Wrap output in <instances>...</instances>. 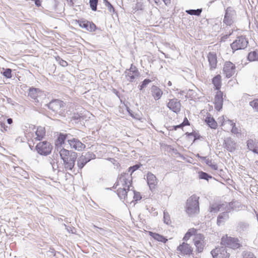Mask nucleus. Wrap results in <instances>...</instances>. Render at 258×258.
<instances>
[{
  "instance_id": "obj_24",
  "label": "nucleus",
  "mask_w": 258,
  "mask_h": 258,
  "mask_svg": "<svg viewBox=\"0 0 258 258\" xmlns=\"http://www.w3.org/2000/svg\"><path fill=\"white\" fill-rule=\"evenodd\" d=\"M149 234L150 236L153 238L155 240L165 243L168 239L164 237L163 235L158 233H154L151 231H149Z\"/></svg>"
},
{
  "instance_id": "obj_37",
  "label": "nucleus",
  "mask_w": 258,
  "mask_h": 258,
  "mask_svg": "<svg viewBox=\"0 0 258 258\" xmlns=\"http://www.w3.org/2000/svg\"><path fill=\"white\" fill-rule=\"evenodd\" d=\"M249 105L255 110L258 112V98L253 100L249 102Z\"/></svg>"
},
{
  "instance_id": "obj_56",
  "label": "nucleus",
  "mask_w": 258,
  "mask_h": 258,
  "mask_svg": "<svg viewBox=\"0 0 258 258\" xmlns=\"http://www.w3.org/2000/svg\"><path fill=\"white\" fill-rule=\"evenodd\" d=\"M3 128H4V130L5 131H7V126H4V127H3Z\"/></svg>"
},
{
  "instance_id": "obj_49",
  "label": "nucleus",
  "mask_w": 258,
  "mask_h": 258,
  "mask_svg": "<svg viewBox=\"0 0 258 258\" xmlns=\"http://www.w3.org/2000/svg\"><path fill=\"white\" fill-rule=\"evenodd\" d=\"M60 64L63 67H66L68 65V62L66 61L61 59L60 61Z\"/></svg>"
},
{
  "instance_id": "obj_5",
  "label": "nucleus",
  "mask_w": 258,
  "mask_h": 258,
  "mask_svg": "<svg viewBox=\"0 0 258 258\" xmlns=\"http://www.w3.org/2000/svg\"><path fill=\"white\" fill-rule=\"evenodd\" d=\"M236 18L235 11L231 7L227 8V31L228 30V35H231L233 31L237 30L233 24L235 22ZM227 32V36H228Z\"/></svg>"
},
{
  "instance_id": "obj_10",
  "label": "nucleus",
  "mask_w": 258,
  "mask_h": 258,
  "mask_svg": "<svg viewBox=\"0 0 258 258\" xmlns=\"http://www.w3.org/2000/svg\"><path fill=\"white\" fill-rule=\"evenodd\" d=\"M167 107L173 112L178 113L181 110L180 101L176 98L169 99L167 104Z\"/></svg>"
},
{
  "instance_id": "obj_35",
  "label": "nucleus",
  "mask_w": 258,
  "mask_h": 258,
  "mask_svg": "<svg viewBox=\"0 0 258 258\" xmlns=\"http://www.w3.org/2000/svg\"><path fill=\"white\" fill-rule=\"evenodd\" d=\"M222 205L219 204H213L210 208L211 212H217L222 208Z\"/></svg>"
},
{
  "instance_id": "obj_17",
  "label": "nucleus",
  "mask_w": 258,
  "mask_h": 258,
  "mask_svg": "<svg viewBox=\"0 0 258 258\" xmlns=\"http://www.w3.org/2000/svg\"><path fill=\"white\" fill-rule=\"evenodd\" d=\"M63 102L61 100H54L49 103L48 107L53 111H57L63 106Z\"/></svg>"
},
{
  "instance_id": "obj_27",
  "label": "nucleus",
  "mask_w": 258,
  "mask_h": 258,
  "mask_svg": "<svg viewBox=\"0 0 258 258\" xmlns=\"http://www.w3.org/2000/svg\"><path fill=\"white\" fill-rule=\"evenodd\" d=\"M247 58L250 61H258V51L250 52L248 54Z\"/></svg>"
},
{
  "instance_id": "obj_31",
  "label": "nucleus",
  "mask_w": 258,
  "mask_h": 258,
  "mask_svg": "<svg viewBox=\"0 0 258 258\" xmlns=\"http://www.w3.org/2000/svg\"><path fill=\"white\" fill-rule=\"evenodd\" d=\"M197 156L198 158H200L201 159L205 160L206 164L209 166H211L213 169H217L216 165L213 164L212 160H209V159H207L206 157L200 156L199 154H198Z\"/></svg>"
},
{
  "instance_id": "obj_25",
  "label": "nucleus",
  "mask_w": 258,
  "mask_h": 258,
  "mask_svg": "<svg viewBox=\"0 0 258 258\" xmlns=\"http://www.w3.org/2000/svg\"><path fill=\"white\" fill-rule=\"evenodd\" d=\"M236 147V143L233 141L231 138L227 139V150L232 152Z\"/></svg>"
},
{
  "instance_id": "obj_12",
  "label": "nucleus",
  "mask_w": 258,
  "mask_h": 258,
  "mask_svg": "<svg viewBox=\"0 0 258 258\" xmlns=\"http://www.w3.org/2000/svg\"><path fill=\"white\" fill-rule=\"evenodd\" d=\"M147 181L150 190H153L156 188L158 180L156 177L152 173H148L147 175Z\"/></svg>"
},
{
  "instance_id": "obj_52",
  "label": "nucleus",
  "mask_w": 258,
  "mask_h": 258,
  "mask_svg": "<svg viewBox=\"0 0 258 258\" xmlns=\"http://www.w3.org/2000/svg\"><path fill=\"white\" fill-rule=\"evenodd\" d=\"M7 122L9 124H12L13 123V119L12 118H8Z\"/></svg>"
},
{
  "instance_id": "obj_45",
  "label": "nucleus",
  "mask_w": 258,
  "mask_h": 258,
  "mask_svg": "<svg viewBox=\"0 0 258 258\" xmlns=\"http://www.w3.org/2000/svg\"><path fill=\"white\" fill-rule=\"evenodd\" d=\"M139 166L138 165H136L133 166H131L129 168V171H131V174H132L135 171L137 170L139 168ZM131 174L130 176H131Z\"/></svg>"
},
{
  "instance_id": "obj_19",
  "label": "nucleus",
  "mask_w": 258,
  "mask_h": 258,
  "mask_svg": "<svg viewBox=\"0 0 258 258\" xmlns=\"http://www.w3.org/2000/svg\"><path fill=\"white\" fill-rule=\"evenodd\" d=\"M46 131L44 127L38 126L35 132V135L36 136L34 137V139L37 141H41L45 136Z\"/></svg>"
},
{
  "instance_id": "obj_13",
  "label": "nucleus",
  "mask_w": 258,
  "mask_h": 258,
  "mask_svg": "<svg viewBox=\"0 0 258 258\" xmlns=\"http://www.w3.org/2000/svg\"><path fill=\"white\" fill-rule=\"evenodd\" d=\"M241 246L237 238L228 237L227 236V247L235 249Z\"/></svg>"
},
{
  "instance_id": "obj_11",
  "label": "nucleus",
  "mask_w": 258,
  "mask_h": 258,
  "mask_svg": "<svg viewBox=\"0 0 258 258\" xmlns=\"http://www.w3.org/2000/svg\"><path fill=\"white\" fill-rule=\"evenodd\" d=\"M68 142L71 148L76 150L79 151H82L86 148L85 145L77 139L73 138L72 139L68 140Z\"/></svg>"
},
{
  "instance_id": "obj_43",
  "label": "nucleus",
  "mask_w": 258,
  "mask_h": 258,
  "mask_svg": "<svg viewBox=\"0 0 258 258\" xmlns=\"http://www.w3.org/2000/svg\"><path fill=\"white\" fill-rule=\"evenodd\" d=\"M27 138L28 139V142L29 144V146H31V144L30 143V141L33 142V137H34L33 134L31 133H28L26 135Z\"/></svg>"
},
{
  "instance_id": "obj_15",
  "label": "nucleus",
  "mask_w": 258,
  "mask_h": 258,
  "mask_svg": "<svg viewBox=\"0 0 258 258\" xmlns=\"http://www.w3.org/2000/svg\"><path fill=\"white\" fill-rule=\"evenodd\" d=\"M225 248L224 247H216L211 251L213 258H225Z\"/></svg>"
},
{
  "instance_id": "obj_40",
  "label": "nucleus",
  "mask_w": 258,
  "mask_h": 258,
  "mask_svg": "<svg viewBox=\"0 0 258 258\" xmlns=\"http://www.w3.org/2000/svg\"><path fill=\"white\" fill-rule=\"evenodd\" d=\"M151 82V80L150 79H145L142 83V84L139 86L140 90H142L145 88L147 85Z\"/></svg>"
},
{
  "instance_id": "obj_44",
  "label": "nucleus",
  "mask_w": 258,
  "mask_h": 258,
  "mask_svg": "<svg viewBox=\"0 0 258 258\" xmlns=\"http://www.w3.org/2000/svg\"><path fill=\"white\" fill-rule=\"evenodd\" d=\"M155 3L157 4L161 3L163 1L165 5L168 6L171 3V0H154Z\"/></svg>"
},
{
  "instance_id": "obj_54",
  "label": "nucleus",
  "mask_w": 258,
  "mask_h": 258,
  "mask_svg": "<svg viewBox=\"0 0 258 258\" xmlns=\"http://www.w3.org/2000/svg\"><path fill=\"white\" fill-rule=\"evenodd\" d=\"M0 125H1V127H4V126H6V125H5V124L4 123H2V122H1V123H0Z\"/></svg>"
},
{
  "instance_id": "obj_7",
  "label": "nucleus",
  "mask_w": 258,
  "mask_h": 258,
  "mask_svg": "<svg viewBox=\"0 0 258 258\" xmlns=\"http://www.w3.org/2000/svg\"><path fill=\"white\" fill-rule=\"evenodd\" d=\"M177 253L181 256H189L193 254V248L188 243L183 242L176 248Z\"/></svg>"
},
{
  "instance_id": "obj_2",
  "label": "nucleus",
  "mask_w": 258,
  "mask_h": 258,
  "mask_svg": "<svg viewBox=\"0 0 258 258\" xmlns=\"http://www.w3.org/2000/svg\"><path fill=\"white\" fill-rule=\"evenodd\" d=\"M191 237H193L192 241L196 251L199 253L202 252L206 245L205 237L204 234L199 233L198 229L191 228L189 229L185 234L183 240L187 241Z\"/></svg>"
},
{
  "instance_id": "obj_39",
  "label": "nucleus",
  "mask_w": 258,
  "mask_h": 258,
  "mask_svg": "<svg viewBox=\"0 0 258 258\" xmlns=\"http://www.w3.org/2000/svg\"><path fill=\"white\" fill-rule=\"evenodd\" d=\"M134 192V201L135 202H137L142 199V196L141 195L140 192L137 191L136 190L133 191Z\"/></svg>"
},
{
  "instance_id": "obj_1",
  "label": "nucleus",
  "mask_w": 258,
  "mask_h": 258,
  "mask_svg": "<svg viewBox=\"0 0 258 258\" xmlns=\"http://www.w3.org/2000/svg\"><path fill=\"white\" fill-rule=\"evenodd\" d=\"M132 184V177L127 173L120 174L113 187L117 188L116 194L119 199L123 201L127 200V192Z\"/></svg>"
},
{
  "instance_id": "obj_23",
  "label": "nucleus",
  "mask_w": 258,
  "mask_h": 258,
  "mask_svg": "<svg viewBox=\"0 0 258 258\" xmlns=\"http://www.w3.org/2000/svg\"><path fill=\"white\" fill-rule=\"evenodd\" d=\"M235 73V64L230 61H227V78L232 77Z\"/></svg>"
},
{
  "instance_id": "obj_50",
  "label": "nucleus",
  "mask_w": 258,
  "mask_h": 258,
  "mask_svg": "<svg viewBox=\"0 0 258 258\" xmlns=\"http://www.w3.org/2000/svg\"><path fill=\"white\" fill-rule=\"evenodd\" d=\"M35 4L38 7L41 6V2L40 0H35Z\"/></svg>"
},
{
  "instance_id": "obj_30",
  "label": "nucleus",
  "mask_w": 258,
  "mask_h": 258,
  "mask_svg": "<svg viewBox=\"0 0 258 258\" xmlns=\"http://www.w3.org/2000/svg\"><path fill=\"white\" fill-rule=\"evenodd\" d=\"M248 227L249 225L248 223L245 222H240L238 224L237 229L240 232L244 231L246 230Z\"/></svg>"
},
{
  "instance_id": "obj_16",
  "label": "nucleus",
  "mask_w": 258,
  "mask_h": 258,
  "mask_svg": "<svg viewBox=\"0 0 258 258\" xmlns=\"http://www.w3.org/2000/svg\"><path fill=\"white\" fill-rule=\"evenodd\" d=\"M208 59L210 64V69H216L217 63V55L214 52H210L208 54Z\"/></svg>"
},
{
  "instance_id": "obj_22",
  "label": "nucleus",
  "mask_w": 258,
  "mask_h": 258,
  "mask_svg": "<svg viewBox=\"0 0 258 258\" xmlns=\"http://www.w3.org/2000/svg\"><path fill=\"white\" fill-rule=\"evenodd\" d=\"M241 207V205L238 201H233L229 203L227 206V213L232 211H238Z\"/></svg>"
},
{
  "instance_id": "obj_20",
  "label": "nucleus",
  "mask_w": 258,
  "mask_h": 258,
  "mask_svg": "<svg viewBox=\"0 0 258 258\" xmlns=\"http://www.w3.org/2000/svg\"><path fill=\"white\" fill-rule=\"evenodd\" d=\"M247 148L253 153L258 154V143L255 140L249 139L246 142Z\"/></svg>"
},
{
  "instance_id": "obj_29",
  "label": "nucleus",
  "mask_w": 258,
  "mask_h": 258,
  "mask_svg": "<svg viewBox=\"0 0 258 258\" xmlns=\"http://www.w3.org/2000/svg\"><path fill=\"white\" fill-rule=\"evenodd\" d=\"M139 75L138 71L135 68V70L132 71L130 70L127 74V77L131 81L134 80L136 76Z\"/></svg>"
},
{
  "instance_id": "obj_6",
  "label": "nucleus",
  "mask_w": 258,
  "mask_h": 258,
  "mask_svg": "<svg viewBox=\"0 0 258 258\" xmlns=\"http://www.w3.org/2000/svg\"><path fill=\"white\" fill-rule=\"evenodd\" d=\"M52 149V145L47 141H40L35 146V150L37 153L42 156L49 155Z\"/></svg>"
},
{
  "instance_id": "obj_32",
  "label": "nucleus",
  "mask_w": 258,
  "mask_h": 258,
  "mask_svg": "<svg viewBox=\"0 0 258 258\" xmlns=\"http://www.w3.org/2000/svg\"><path fill=\"white\" fill-rule=\"evenodd\" d=\"M199 178L202 179H205L207 181L212 178V176L209 175L208 173L203 171H200L199 172Z\"/></svg>"
},
{
  "instance_id": "obj_55",
  "label": "nucleus",
  "mask_w": 258,
  "mask_h": 258,
  "mask_svg": "<svg viewBox=\"0 0 258 258\" xmlns=\"http://www.w3.org/2000/svg\"><path fill=\"white\" fill-rule=\"evenodd\" d=\"M226 181H227V184H230L229 181H231L230 179H227Z\"/></svg>"
},
{
  "instance_id": "obj_26",
  "label": "nucleus",
  "mask_w": 258,
  "mask_h": 258,
  "mask_svg": "<svg viewBox=\"0 0 258 258\" xmlns=\"http://www.w3.org/2000/svg\"><path fill=\"white\" fill-rule=\"evenodd\" d=\"M68 135L67 134H63L60 133L56 139V144L57 145H62L67 138Z\"/></svg>"
},
{
  "instance_id": "obj_36",
  "label": "nucleus",
  "mask_w": 258,
  "mask_h": 258,
  "mask_svg": "<svg viewBox=\"0 0 258 258\" xmlns=\"http://www.w3.org/2000/svg\"><path fill=\"white\" fill-rule=\"evenodd\" d=\"M225 223V214L223 213L222 214L219 215L217 219V224L219 226L224 225Z\"/></svg>"
},
{
  "instance_id": "obj_51",
  "label": "nucleus",
  "mask_w": 258,
  "mask_h": 258,
  "mask_svg": "<svg viewBox=\"0 0 258 258\" xmlns=\"http://www.w3.org/2000/svg\"><path fill=\"white\" fill-rule=\"evenodd\" d=\"M173 129L174 130H176L177 128H181V127H182V126L181 125V124H179V125H174L173 126Z\"/></svg>"
},
{
  "instance_id": "obj_47",
  "label": "nucleus",
  "mask_w": 258,
  "mask_h": 258,
  "mask_svg": "<svg viewBox=\"0 0 258 258\" xmlns=\"http://www.w3.org/2000/svg\"><path fill=\"white\" fill-rule=\"evenodd\" d=\"M82 159L83 160V158L81 157L80 158L79 160L78 161V165L79 167L80 168H83L84 167L85 164L86 163V162L84 163L83 162H81V161Z\"/></svg>"
},
{
  "instance_id": "obj_41",
  "label": "nucleus",
  "mask_w": 258,
  "mask_h": 258,
  "mask_svg": "<svg viewBox=\"0 0 258 258\" xmlns=\"http://www.w3.org/2000/svg\"><path fill=\"white\" fill-rule=\"evenodd\" d=\"M3 75L7 78H11L12 75V70L11 69H7L3 73Z\"/></svg>"
},
{
  "instance_id": "obj_58",
  "label": "nucleus",
  "mask_w": 258,
  "mask_h": 258,
  "mask_svg": "<svg viewBox=\"0 0 258 258\" xmlns=\"http://www.w3.org/2000/svg\"><path fill=\"white\" fill-rule=\"evenodd\" d=\"M226 18V15L224 16V19ZM225 21V19H224V21Z\"/></svg>"
},
{
  "instance_id": "obj_33",
  "label": "nucleus",
  "mask_w": 258,
  "mask_h": 258,
  "mask_svg": "<svg viewBox=\"0 0 258 258\" xmlns=\"http://www.w3.org/2000/svg\"><path fill=\"white\" fill-rule=\"evenodd\" d=\"M242 255V258H256L252 252L248 251H243Z\"/></svg>"
},
{
  "instance_id": "obj_9",
  "label": "nucleus",
  "mask_w": 258,
  "mask_h": 258,
  "mask_svg": "<svg viewBox=\"0 0 258 258\" xmlns=\"http://www.w3.org/2000/svg\"><path fill=\"white\" fill-rule=\"evenodd\" d=\"M248 42L246 38L243 36L237 37L236 39L230 45L233 51L246 48Z\"/></svg>"
},
{
  "instance_id": "obj_28",
  "label": "nucleus",
  "mask_w": 258,
  "mask_h": 258,
  "mask_svg": "<svg viewBox=\"0 0 258 258\" xmlns=\"http://www.w3.org/2000/svg\"><path fill=\"white\" fill-rule=\"evenodd\" d=\"M221 76L218 75L213 78L212 80V82L214 85L216 89L218 90L221 87Z\"/></svg>"
},
{
  "instance_id": "obj_4",
  "label": "nucleus",
  "mask_w": 258,
  "mask_h": 258,
  "mask_svg": "<svg viewBox=\"0 0 258 258\" xmlns=\"http://www.w3.org/2000/svg\"><path fill=\"white\" fill-rule=\"evenodd\" d=\"M200 198L195 195L190 196L186 203L185 211L190 216L198 214L200 212Z\"/></svg>"
},
{
  "instance_id": "obj_42",
  "label": "nucleus",
  "mask_w": 258,
  "mask_h": 258,
  "mask_svg": "<svg viewBox=\"0 0 258 258\" xmlns=\"http://www.w3.org/2000/svg\"><path fill=\"white\" fill-rule=\"evenodd\" d=\"M105 2V6L108 8L110 12H114V8L113 6L107 0H104Z\"/></svg>"
},
{
  "instance_id": "obj_14",
  "label": "nucleus",
  "mask_w": 258,
  "mask_h": 258,
  "mask_svg": "<svg viewBox=\"0 0 258 258\" xmlns=\"http://www.w3.org/2000/svg\"><path fill=\"white\" fill-rule=\"evenodd\" d=\"M227 124L229 125L230 132L232 134L235 135L237 137L241 135V130L234 120L227 119Z\"/></svg>"
},
{
  "instance_id": "obj_34",
  "label": "nucleus",
  "mask_w": 258,
  "mask_h": 258,
  "mask_svg": "<svg viewBox=\"0 0 258 258\" xmlns=\"http://www.w3.org/2000/svg\"><path fill=\"white\" fill-rule=\"evenodd\" d=\"M98 3V0H89L90 6L93 11H96L97 10Z\"/></svg>"
},
{
  "instance_id": "obj_3",
  "label": "nucleus",
  "mask_w": 258,
  "mask_h": 258,
  "mask_svg": "<svg viewBox=\"0 0 258 258\" xmlns=\"http://www.w3.org/2000/svg\"><path fill=\"white\" fill-rule=\"evenodd\" d=\"M60 158L63 161V164L66 170H72L75 166L77 157L76 153L62 148L59 152Z\"/></svg>"
},
{
  "instance_id": "obj_59",
  "label": "nucleus",
  "mask_w": 258,
  "mask_h": 258,
  "mask_svg": "<svg viewBox=\"0 0 258 258\" xmlns=\"http://www.w3.org/2000/svg\"><path fill=\"white\" fill-rule=\"evenodd\" d=\"M226 256H227V257L228 256V253H227Z\"/></svg>"
},
{
  "instance_id": "obj_21",
  "label": "nucleus",
  "mask_w": 258,
  "mask_h": 258,
  "mask_svg": "<svg viewBox=\"0 0 258 258\" xmlns=\"http://www.w3.org/2000/svg\"><path fill=\"white\" fill-rule=\"evenodd\" d=\"M205 121L208 126L212 128L216 129L218 126L217 122L210 114H208L207 117L205 119Z\"/></svg>"
},
{
  "instance_id": "obj_18",
  "label": "nucleus",
  "mask_w": 258,
  "mask_h": 258,
  "mask_svg": "<svg viewBox=\"0 0 258 258\" xmlns=\"http://www.w3.org/2000/svg\"><path fill=\"white\" fill-rule=\"evenodd\" d=\"M151 94L155 100H158L161 98L163 91L157 86L153 85L151 87Z\"/></svg>"
},
{
  "instance_id": "obj_48",
  "label": "nucleus",
  "mask_w": 258,
  "mask_h": 258,
  "mask_svg": "<svg viewBox=\"0 0 258 258\" xmlns=\"http://www.w3.org/2000/svg\"><path fill=\"white\" fill-rule=\"evenodd\" d=\"M81 118V115L80 114H79L78 113H74V115L72 117V118L74 120L80 119Z\"/></svg>"
},
{
  "instance_id": "obj_8",
  "label": "nucleus",
  "mask_w": 258,
  "mask_h": 258,
  "mask_svg": "<svg viewBox=\"0 0 258 258\" xmlns=\"http://www.w3.org/2000/svg\"><path fill=\"white\" fill-rule=\"evenodd\" d=\"M74 22L76 24H78L81 28L85 29L90 32H95L97 29L96 25L93 22L86 19L74 20Z\"/></svg>"
},
{
  "instance_id": "obj_53",
  "label": "nucleus",
  "mask_w": 258,
  "mask_h": 258,
  "mask_svg": "<svg viewBox=\"0 0 258 258\" xmlns=\"http://www.w3.org/2000/svg\"><path fill=\"white\" fill-rule=\"evenodd\" d=\"M231 83H235V81L230 80V81L228 82V85H232V84H231Z\"/></svg>"
},
{
  "instance_id": "obj_38",
  "label": "nucleus",
  "mask_w": 258,
  "mask_h": 258,
  "mask_svg": "<svg viewBox=\"0 0 258 258\" xmlns=\"http://www.w3.org/2000/svg\"><path fill=\"white\" fill-rule=\"evenodd\" d=\"M202 10L200 9H198L196 10H190L188 11H187L186 12L191 15H196V16H199L201 13Z\"/></svg>"
},
{
  "instance_id": "obj_57",
  "label": "nucleus",
  "mask_w": 258,
  "mask_h": 258,
  "mask_svg": "<svg viewBox=\"0 0 258 258\" xmlns=\"http://www.w3.org/2000/svg\"><path fill=\"white\" fill-rule=\"evenodd\" d=\"M32 129H33V130L35 129V127L34 126H33L32 127Z\"/></svg>"
},
{
  "instance_id": "obj_46",
  "label": "nucleus",
  "mask_w": 258,
  "mask_h": 258,
  "mask_svg": "<svg viewBox=\"0 0 258 258\" xmlns=\"http://www.w3.org/2000/svg\"><path fill=\"white\" fill-rule=\"evenodd\" d=\"M181 124L182 126V127L184 126H188L190 125V122H189L187 117H185L184 118L183 121L181 123Z\"/></svg>"
}]
</instances>
